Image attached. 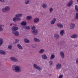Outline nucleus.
<instances>
[{
    "instance_id": "1",
    "label": "nucleus",
    "mask_w": 78,
    "mask_h": 78,
    "mask_svg": "<svg viewBox=\"0 0 78 78\" xmlns=\"http://www.w3.org/2000/svg\"><path fill=\"white\" fill-rule=\"evenodd\" d=\"M12 68L14 69L15 72L17 73H20L21 72V66H18L13 65Z\"/></svg>"
},
{
    "instance_id": "2",
    "label": "nucleus",
    "mask_w": 78,
    "mask_h": 78,
    "mask_svg": "<svg viewBox=\"0 0 78 78\" xmlns=\"http://www.w3.org/2000/svg\"><path fill=\"white\" fill-rule=\"evenodd\" d=\"M10 9V7L9 6H6L5 8H3L2 9V11L3 12H6L9 11Z\"/></svg>"
},
{
    "instance_id": "3",
    "label": "nucleus",
    "mask_w": 78,
    "mask_h": 78,
    "mask_svg": "<svg viewBox=\"0 0 78 78\" xmlns=\"http://www.w3.org/2000/svg\"><path fill=\"white\" fill-rule=\"evenodd\" d=\"M56 69H57L58 70L61 69L62 67V65L60 63H58L56 64Z\"/></svg>"
},
{
    "instance_id": "4",
    "label": "nucleus",
    "mask_w": 78,
    "mask_h": 78,
    "mask_svg": "<svg viewBox=\"0 0 78 78\" xmlns=\"http://www.w3.org/2000/svg\"><path fill=\"white\" fill-rule=\"evenodd\" d=\"M10 59L11 61L15 62H18V59L15 57H10Z\"/></svg>"
},
{
    "instance_id": "5",
    "label": "nucleus",
    "mask_w": 78,
    "mask_h": 78,
    "mask_svg": "<svg viewBox=\"0 0 78 78\" xmlns=\"http://www.w3.org/2000/svg\"><path fill=\"white\" fill-rule=\"evenodd\" d=\"M12 33L16 36H19V32L17 31H12Z\"/></svg>"
},
{
    "instance_id": "6",
    "label": "nucleus",
    "mask_w": 78,
    "mask_h": 78,
    "mask_svg": "<svg viewBox=\"0 0 78 78\" xmlns=\"http://www.w3.org/2000/svg\"><path fill=\"white\" fill-rule=\"evenodd\" d=\"M73 3V0H70L69 2L67 4L66 6L68 7H70L72 6Z\"/></svg>"
},
{
    "instance_id": "7",
    "label": "nucleus",
    "mask_w": 78,
    "mask_h": 78,
    "mask_svg": "<svg viewBox=\"0 0 78 78\" xmlns=\"http://www.w3.org/2000/svg\"><path fill=\"white\" fill-rule=\"evenodd\" d=\"M75 25L73 23H71L70 24V30H73L75 28Z\"/></svg>"
},
{
    "instance_id": "8",
    "label": "nucleus",
    "mask_w": 78,
    "mask_h": 78,
    "mask_svg": "<svg viewBox=\"0 0 78 78\" xmlns=\"http://www.w3.org/2000/svg\"><path fill=\"white\" fill-rule=\"evenodd\" d=\"M60 55L62 58H65V55L64 53L62 51H61L60 52Z\"/></svg>"
},
{
    "instance_id": "9",
    "label": "nucleus",
    "mask_w": 78,
    "mask_h": 78,
    "mask_svg": "<svg viewBox=\"0 0 78 78\" xmlns=\"http://www.w3.org/2000/svg\"><path fill=\"white\" fill-rule=\"evenodd\" d=\"M57 26L58 27V28H62L64 27L63 24H62L61 23H58L57 24Z\"/></svg>"
},
{
    "instance_id": "10",
    "label": "nucleus",
    "mask_w": 78,
    "mask_h": 78,
    "mask_svg": "<svg viewBox=\"0 0 78 78\" xmlns=\"http://www.w3.org/2000/svg\"><path fill=\"white\" fill-rule=\"evenodd\" d=\"M13 20L14 22H17V20L20 21V20H21V19L15 17L13 18Z\"/></svg>"
},
{
    "instance_id": "11",
    "label": "nucleus",
    "mask_w": 78,
    "mask_h": 78,
    "mask_svg": "<svg viewBox=\"0 0 78 78\" xmlns=\"http://www.w3.org/2000/svg\"><path fill=\"white\" fill-rule=\"evenodd\" d=\"M71 37L73 39H76L78 38V35L76 34H74L71 35Z\"/></svg>"
},
{
    "instance_id": "12",
    "label": "nucleus",
    "mask_w": 78,
    "mask_h": 78,
    "mask_svg": "<svg viewBox=\"0 0 78 78\" xmlns=\"http://www.w3.org/2000/svg\"><path fill=\"white\" fill-rule=\"evenodd\" d=\"M41 57L43 59H48V57L47 56V55L45 54H43L41 55Z\"/></svg>"
},
{
    "instance_id": "13",
    "label": "nucleus",
    "mask_w": 78,
    "mask_h": 78,
    "mask_svg": "<svg viewBox=\"0 0 78 78\" xmlns=\"http://www.w3.org/2000/svg\"><path fill=\"white\" fill-rule=\"evenodd\" d=\"M64 33H65V30H61L60 32V36H63V34H64Z\"/></svg>"
},
{
    "instance_id": "14",
    "label": "nucleus",
    "mask_w": 78,
    "mask_h": 78,
    "mask_svg": "<svg viewBox=\"0 0 78 78\" xmlns=\"http://www.w3.org/2000/svg\"><path fill=\"white\" fill-rule=\"evenodd\" d=\"M34 67L36 69H37V70H39V67L37 66L36 64H34L33 65Z\"/></svg>"
},
{
    "instance_id": "15",
    "label": "nucleus",
    "mask_w": 78,
    "mask_h": 78,
    "mask_svg": "<svg viewBox=\"0 0 78 78\" xmlns=\"http://www.w3.org/2000/svg\"><path fill=\"white\" fill-rule=\"evenodd\" d=\"M54 37L56 38V39H58L60 38V36L58 34H55L54 35Z\"/></svg>"
},
{
    "instance_id": "16",
    "label": "nucleus",
    "mask_w": 78,
    "mask_h": 78,
    "mask_svg": "<svg viewBox=\"0 0 78 78\" xmlns=\"http://www.w3.org/2000/svg\"><path fill=\"white\" fill-rule=\"evenodd\" d=\"M12 30L13 31H16V30H18L19 28L13 26L12 27Z\"/></svg>"
},
{
    "instance_id": "17",
    "label": "nucleus",
    "mask_w": 78,
    "mask_h": 78,
    "mask_svg": "<svg viewBox=\"0 0 78 78\" xmlns=\"http://www.w3.org/2000/svg\"><path fill=\"white\" fill-rule=\"evenodd\" d=\"M32 33L34 34V35H36L37 34V30L36 29L34 30H33Z\"/></svg>"
},
{
    "instance_id": "18",
    "label": "nucleus",
    "mask_w": 78,
    "mask_h": 78,
    "mask_svg": "<svg viewBox=\"0 0 78 78\" xmlns=\"http://www.w3.org/2000/svg\"><path fill=\"white\" fill-rule=\"evenodd\" d=\"M23 15L22 13L18 14L16 15V17L17 18H20Z\"/></svg>"
},
{
    "instance_id": "19",
    "label": "nucleus",
    "mask_w": 78,
    "mask_h": 78,
    "mask_svg": "<svg viewBox=\"0 0 78 78\" xmlns=\"http://www.w3.org/2000/svg\"><path fill=\"white\" fill-rule=\"evenodd\" d=\"M56 20V18H54L51 22V25H53V24H54V23H55Z\"/></svg>"
},
{
    "instance_id": "20",
    "label": "nucleus",
    "mask_w": 78,
    "mask_h": 78,
    "mask_svg": "<svg viewBox=\"0 0 78 78\" xmlns=\"http://www.w3.org/2000/svg\"><path fill=\"white\" fill-rule=\"evenodd\" d=\"M17 47L19 48V49H20V50H23V48L22 47V46L20 44H17Z\"/></svg>"
},
{
    "instance_id": "21",
    "label": "nucleus",
    "mask_w": 78,
    "mask_h": 78,
    "mask_svg": "<svg viewBox=\"0 0 78 78\" xmlns=\"http://www.w3.org/2000/svg\"><path fill=\"white\" fill-rule=\"evenodd\" d=\"M41 6L43 8L46 9L47 8V4L45 3H43L41 5Z\"/></svg>"
},
{
    "instance_id": "22",
    "label": "nucleus",
    "mask_w": 78,
    "mask_h": 78,
    "mask_svg": "<svg viewBox=\"0 0 78 78\" xmlns=\"http://www.w3.org/2000/svg\"><path fill=\"white\" fill-rule=\"evenodd\" d=\"M0 53L1 54V55H6V52L2 50H0Z\"/></svg>"
},
{
    "instance_id": "23",
    "label": "nucleus",
    "mask_w": 78,
    "mask_h": 78,
    "mask_svg": "<svg viewBox=\"0 0 78 78\" xmlns=\"http://www.w3.org/2000/svg\"><path fill=\"white\" fill-rule=\"evenodd\" d=\"M39 18H36L34 19V23H36V22H38L39 21Z\"/></svg>"
},
{
    "instance_id": "24",
    "label": "nucleus",
    "mask_w": 78,
    "mask_h": 78,
    "mask_svg": "<svg viewBox=\"0 0 78 78\" xmlns=\"http://www.w3.org/2000/svg\"><path fill=\"white\" fill-rule=\"evenodd\" d=\"M21 25H27V22L26 21L22 22L21 23Z\"/></svg>"
},
{
    "instance_id": "25",
    "label": "nucleus",
    "mask_w": 78,
    "mask_h": 78,
    "mask_svg": "<svg viewBox=\"0 0 78 78\" xmlns=\"http://www.w3.org/2000/svg\"><path fill=\"white\" fill-rule=\"evenodd\" d=\"M30 0H26L24 2V3L25 5H28L30 3Z\"/></svg>"
},
{
    "instance_id": "26",
    "label": "nucleus",
    "mask_w": 78,
    "mask_h": 78,
    "mask_svg": "<svg viewBox=\"0 0 78 78\" xmlns=\"http://www.w3.org/2000/svg\"><path fill=\"white\" fill-rule=\"evenodd\" d=\"M3 43V40L2 38H0V46Z\"/></svg>"
},
{
    "instance_id": "27",
    "label": "nucleus",
    "mask_w": 78,
    "mask_h": 78,
    "mask_svg": "<svg viewBox=\"0 0 78 78\" xmlns=\"http://www.w3.org/2000/svg\"><path fill=\"white\" fill-rule=\"evenodd\" d=\"M24 41L25 43H30V41L27 38L24 39Z\"/></svg>"
},
{
    "instance_id": "28",
    "label": "nucleus",
    "mask_w": 78,
    "mask_h": 78,
    "mask_svg": "<svg viewBox=\"0 0 78 78\" xmlns=\"http://www.w3.org/2000/svg\"><path fill=\"white\" fill-rule=\"evenodd\" d=\"M55 55L54 54H52L51 55V56L50 58L51 59H54L55 58Z\"/></svg>"
},
{
    "instance_id": "29",
    "label": "nucleus",
    "mask_w": 78,
    "mask_h": 78,
    "mask_svg": "<svg viewBox=\"0 0 78 78\" xmlns=\"http://www.w3.org/2000/svg\"><path fill=\"white\" fill-rule=\"evenodd\" d=\"M44 51L45 49H41L40 50L39 52L40 53H44Z\"/></svg>"
},
{
    "instance_id": "30",
    "label": "nucleus",
    "mask_w": 78,
    "mask_h": 78,
    "mask_svg": "<svg viewBox=\"0 0 78 78\" xmlns=\"http://www.w3.org/2000/svg\"><path fill=\"white\" fill-rule=\"evenodd\" d=\"M34 40L35 41V42H39V39H38L36 38H34Z\"/></svg>"
},
{
    "instance_id": "31",
    "label": "nucleus",
    "mask_w": 78,
    "mask_h": 78,
    "mask_svg": "<svg viewBox=\"0 0 78 78\" xmlns=\"http://www.w3.org/2000/svg\"><path fill=\"white\" fill-rule=\"evenodd\" d=\"M49 10L50 13H51V12L53 11V9L52 7L50 8L49 9Z\"/></svg>"
},
{
    "instance_id": "32",
    "label": "nucleus",
    "mask_w": 78,
    "mask_h": 78,
    "mask_svg": "<svg viewBox=\"0 0 78 78\" xmlns=\"http://www.w3.org/2000/svg\"><path fill=\"white\" fill-rule=\"evenodd\" d=\"M26 18L27 20H30V19H31V16H27Z\"/></svg>"
},
{
    "instance_id": "33",
    "label": "nucleus",
    "mask_w": 78,
    "mask_h": 78,
    "mask_svg": "<svg viewBox=\"0 0 78 78\" xmlns=\"http://www.w3.org/2000/svg\"><path fill=\"white\" fill-rule=\"evenodd\" d=\"M3 26V25H0V31H2L3 30V28H2V27Z\"/></svg>"
},
{
    "instance_id": "34",
    "label": "nucleus",
    "mask_w": 78,
    "mask_h": 78,
    "mask_svg": "<svg viewBox=\"0 0 78 78\" xmlns=\"http://www.w3.org/2000/svg\"><path fill=\"white\" fill-rule=\"evenodd\" d=\"M53 62L51 61H50L49 62V64L50 66H52V65H53Z\"/></svg>"
},
{
    "instance_id": "35",
    "label": "nucleus",
    "mask_w": 78,
    "mask_h": 78,
    "mask_svg": "<svg viewBox=\"0 0 78 78\" xmlns=\"http://www.w3.org/2000/svg\"><path fill=\"white\" fill-rule=\"evenodd\" d=\"M76 19L78 20V13H76Z\"/></svg>"
},
{
    "instance_id": "36",
    "label": "nucleus",
    "mask_w": 78,
    "mask_h": 78,
    "mask_svg": "<svg viewBox=\"0 0 78 78\" xmlns=\"http://www.w3.org/2000/svg\"><path fill=\"white\" fill-rule=\"evenodd\" d=\"M26 29L27 30H30V27L29 26H26Z\"/></svg>"
},
{
    "instance_id": "37",
    "label": "nucleus",
    "mask_w": 78,
    "mask_h": 78,
    "mask_svg": "<svg viewBox=\"0 0 78 78\" xmlns=\"http://www.w3.org/2000/svg\"><path fill=\"white\" fill-rule=\"evenodd\" d=\"M31 28L32 30H33V31H34V30H35V29H36V27H35V26H34L33 27H32Z\"/></svg>"
},
{
    "instance_id": "38",
    "label": "nucleus",
    "mask_w": 78,
    "mask_h": 78,
    "mask_svg": "<svg viewBox=\"0 0 78 78\" xmlns=\"http://www.w3.org/2000/svg\"><path fill=\"white\" fill-rule=\"evenodd\" d=\"M12 48V46L11 45H9L8 47V48H9V49H11Z\"/></svg>"
},
{
    "instance_id": "39",
    "label": "nucleus",
    "mask_w": 78,
    "mask_h": 78,
    "mask_svg": "<svg viewBox=\"0 0 78 78\" xmlns=\"http://www.w3.org/2000/svg\"><path fill=\"white\" fill-rule=\"evenodd\" d=\"M60 42L61 45H63V44H64V43H63V42L60 41Z\"/></svg>"
},
{
    "instance_id": "40",
    "label": "nucleus",
    "mask_w": 78,
    "mask_h": 78,
    "mask_svg": "<svg viewBox=\"0 0 78 78\" xmlns=\"http://www.w3.org/2000/svg\"><path fill=\"white\" fill-rule=\"evenodd\" d=\"M1 1V2H5V0H0V2Z\"/></svg>"
},
{
    "instance_id": "41",
    "label": "nucleus",
    "mask_w": 78,
    "mask_h": 78,
    "mask_svg": "<svg viewBox=\"0 0 78 78\" xmlns=\"http://www.w3.org/2000/svg\"><path fill=\"white\" fill-rule=\"evenodd\" d=\"M18 40H16L15 42H16V43H17V42H18Z\"/></svg>"
},
{
    "instance_id": "42",
    "label": "nucleus",
    "mask_w": 78,
    "mask_h": 78,
    "mask_svg": "<svg viewBox=\"0 0 78 78\" xmlns=\"http://www.w3.org/2000/svg\"><path fill=\"white\" fill-rule=\"evenodd\" d=\"M12 25H14V24L13 23H11L10 24V26H12Z\"/></svg>"
},
{
    "instance_id": "43",
    "label": "nucleus",
    "mask_w": 78,
    "mask_h": 78,
    "mask_svg": "<svg viewBox=\"0 0 78 78\" xmlns=\"http://www.w3.org/2000/svg\"><path fill=\"white\" fill-rule=\"evenodd\" d=\"M23 28H24L25 29H26V26H24L23 27Z\"/></svg>"
},
{
    "instance_id": "44",
    "label": "nucleus",
    "mask_w": 78,
    "mask_h": 78,
    "mask_svg": "<svg viewBox=\"0 0 78 78\" xmlns=\"http://www.w3.org/2000/svg\"><path fill=\"white\" fill-rule=\"evenodd\" d=\"M75 47H77L78 46V45L77 44H75L74 45Z\"/></svg>"
},
{
    "instance_id": "45",
    "label": "nucleus",
    "mask_w": 78,
    "mask_h": 78,
    "mask_svg": "<svg viewBox=\"0 0 78 78\" xmlns=\"http://www.w3.org/2000/svg\"><path fill=\"white\" fill-rule=\"evenodd\" d=\"M14 26H17V24H15L14 25Z\"/></svg>"
},
{
    "instance_id": "46",
    "label": "nucleus",
    "mask_w": 78,
    "mask_h": 78,
    "mask_svg": "<svg viewBox=\"0 0 78 78\" xmlns=\"http://www.w3.org/2000/svg\"><path fill=\"white\" fill-rule=\"evenodd\" d=\"M39 70H42V68H39Z\"/></svg>"
},
{
    "instance_id": "47",
    "label": "nucleus",
    "mask_w": 78,
    "mask_h": 78,
    "mask_svg": "<svg viewBox=\"0 0 78 78\" xmlns=\"http://www.w3.org/2000/svg\"><path fill=\"white\" fill-rule=\"evenodd\" d=\"M32 46L33 48H35V47H34L33 46V45Z\"/></svg>"
},
{
    "instance_id": "48",
    "label": "nucleus",
    "mask_w": 78,
    "mask_h": 78,
    "mask_svg": "<svg viewBox=\"0 0 78 78\" xmlns=\"http://www.w3.org/2000/svg\"><path fill=\"white\" fill-rule=\"evenodd\" d=\"M76 1L77 2H78V0H76Z\"/></svg>"
}]
</instances>
